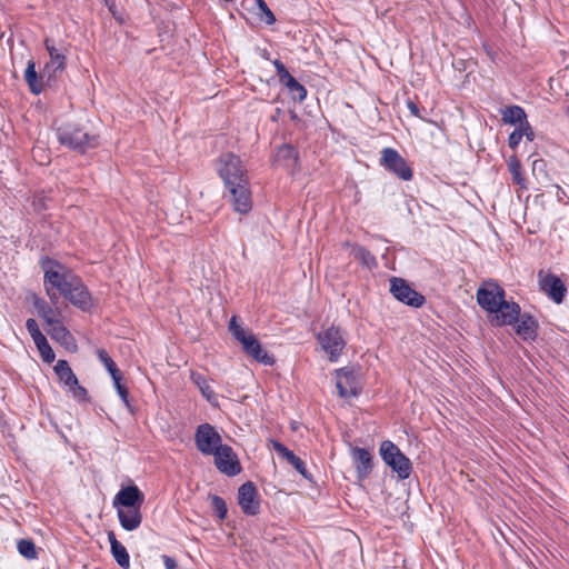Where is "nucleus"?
<instances>
[{"mask_svg":"<svg viewBox=\"0 0 569 569\" xmlns=\"http://www.w3.org/2000/svg\"><path fill=\"white\" fill-rule=\"evenodd\" d=\"M380 164L403 181H409L413 177L412 169L406 159L393 148L382 149Z\"/></svg>","mask_w":569,"mask_h":569,"instance_id":"obj_8","label":"nucleus"},{"mask_svg":"<svg viewBox=\"0 0 569 569\" xmlns=\"http://www.w3.org/2000/svg\"><path fill=\"white\" fill-rule=\"evenodd\" d=\"M68 388L77 401L82 402L88 400V392L82 386L79 385L78 380L77 385H71Z\"/></svg>","mask_w":569,"mask_h":569,"instance_id":"obj_38","label":"nucleus"},{"mask_svg":"<svg viewBox=\"0 0 569 569\" xmlns=\"http://www.w3.org/2000/svg\"><path fill=\"white\" fill-rule=\"evenodd\" d=\"M229 331L237 341L242 345L243 351L256 361L271 366L274 362L271 357L260 345L259 340L251 332L243 329L238 322L237 317L232 316L229 322Z\"/></svg>","mask_w":569,"mask_h":569,"instance_id":"obj_5","label":"nucleus"},{"mask_svg":"<svg viewBox=\"0 0 569 569\" xmlns=\"http://www.w3.org/2000/svg\"><path fill=\"white\" fill-rule=\"evenodd\" d=\"M33 306L37 309L38 316L42 318L47 325L53 323L54 310L46 300L39 297H34Z\"/></svg>","mask_w":569,"mask_h":569,"instance_id":"obj_28","label":"nucleus"},{"mask_svg":"<svg viewBox=\"0 0 569 569\" xmlns=\"http://www.w3.org/2000/svg\"><path fill=\"white\" fill-rule=\"evenodd\" d=\"M522 137H521V132L518 131V129L516 128L510 134H509V138H508V146L512 149V150H516L517 147L519 146L520 141H521Z\"/></svg>","mask_w":569,"mask_h":569,"instance_id":"obj_41","label":"nucleus"},{"mask_svg":"<svg viewBox=\"0 0 569 569\" xmlns=\"http://www.w3.org/2000/svg\"><path fill=\"white\" fill-rule=\"evenodd\" d=\"M317 338L323 351L329 355V360L337 361L346 347V339L340 328L331 326L320 332Z\"/></svg>","mask_w":569,"mask_h":569,"instance_id":"obj_9","label":"nucleus"},{"mask_svg":"<svg viewBox=\"0 0 569 569\" xmlns=\"http://www.w3.org/2000/svg\"><path fill=\"white\" fill-rule=\"evenodd\" d=\"M53 370L58 376L59 381L63 383L66 387L77 385L78 378L73 373L67 360H58Z\"/></svg>","mask_w":569,"mask_h":569,"instance_id":"obj_26","label":"nucleus"},{"mask_svg":"<svg viewBox=\"0 0 569 569\" xmlns=\"http://www.w3.org/2000/svg\"><path fill=\"white\" fill-rule=\"evenodd\" d=\"M407 107L410 110L412 116L421 118V116L419 113V108H418V106L413 101L408 100L407 101Z\"/></svg>","mask_w":569,"mask_h":569,"instance_id":"obj_45","label":"nucleus"},{"mask_svg":"<svg viewBox=\"0 0 569 569\" xmlns=\"http://www.w3.org/2000/svg\"><path fill=\"white\" fill-rule=\"evenodd\" d=\"M112 380H113V386L117 390V393L119 395L120 399L124 403L126 408L132 413L133 409H132V406L129 400L128 388L121 382L122 375L120 373L118 376L112 377Z\"/></svg>","mask_w":569,"mask_h":569,"instance_id":"obj_33","label":"nucleus"},{"mask_svg":"<svg viewBox=\"0 0 569 569\" xmlns=\"http://www.w3.org/2000/svg\"><path fill=\"white\" fill-rule=\"evenodd\" d=\"M283 87L288 89L289 94L295 101L302 102L307 97L306 88L295 77L284 82Z\"/></svg>","mask_w":569,"mask_h":569,"instance_id":"obj_31","label":"nucleus"},{"mask_svg":"<svg viewBox=\"0 0 569 569\" xmlns=\"http://www.w3.org/2000/svg\"><path fill=\"white\" fill-rule=\"evenodd\" d=\"M273 66L276 68L277 76L279 78L280 83L283 86L284 82L292 79L293 77L290 74L286 66L280 60H274Z\"/></svg>","mask_w":569,"mask_h":569,"instance_id":"obj_37","label":"nucleus"},{"mask_svg":"<svg viewBox=\"0 0 569 569\" xmlns=\"http://www.w3.org/2000/svg\"><path fill=\"white\" fill-rule=\"evenodd\" d=\"M538 288L556 305H561L567 296L568 289L562 279L543 269H540L537 273Z\"/></svg>","mask_w":569,"mask_h":569,"instance_id":"obj_7","label":"nucleus"},{"mask_svg":"<svg viewBox=\"0 0 569 569\" xmlns=\"http://www.w3.org/2000/svg\"><path fill=\"white\" fill-rule=\"evenodd\" d=\"M18 552L28 560L38 558V551L34 542L31 539H20L17 542Z\"/></svg>","mask_w":569,"mask_h":569,"instance_id":"obj_32","label":"nucleus"},{"mask_svg":"<svg viewBox=\"0 0 569 569\" xmlns=\"http://www.w3.org/2000/svg\"><path fill=\"white\" fill-rule=\"evenodd\" d=\"M194 441L197 449L206 456L213 455L221 443V436L218 431L209 423H202L198 426L194 435Z\"/></svg>","mask_w":569,"mask_h":569,"instance_id":"obj_10","label":"nucleus"},{"mask_svg":"<svg viewBox=\"0 0 569 569\" xmlns=\"http://www.w3.org/2000/svg\"><path fill=\"white\" fill-rule=\"evenodd\" d=\"M338 395L342 398L357 397L359 393V383L356 371L352 368H340L336 371Z\"/></svg>","mask_w":569,"mask_h":569,"instance_id":"obj_14","label":"nucleus"},{"mask_svg":"<svg viewBox=\"0 0 569 569\" xmlns=\"http://www.w3.org/2000/svg\"><path fill=\"white\" fill-rule=\"evenodd\" d=\"M212 456L214 457V465L221 473L233 477L241 472L240 462L230 446H220Z\"/></svg>","mask_w":569,"mask_h":569,"instance_id":"obj_12","label":"nucleus"},{"mask_svg":"<svg viewBox=\"0 0 569 569\" xmlns=\"http://www.w3.org/2000/svg\"><path fill=\"white\" fill-rule=\"evenodd\" d=\"M257 6V16L259 19L267 24H273L276 22V17L272 11L269 9L264 0H253Z\"/></svg>","mask_w":569,"mask_h":569,"instance_id":"obj_34","label":"nucleus"},{"mask_svg":"<svg viewBox=\"0 0 569 569\" xmlns=\"http://www.w3.org/2000/svg\"><path fill=\"white\" fill-rule=\"evenodd\" d=\"M522 340H535L538 335V321L528 312L519 313V318L511 325Z\"/></svg>","mask_w":569,"mask_h":569,"instance_id":"obj_17","label":"nucleus"},{"mask_svg":"<svg viewBox=\"0 0 569 569\" xmlns=\"http://www.w3.org/2000/svg\"><path fill=\"white\" fill-rule=\"evenodd\" d=\"M120 526L126 531L137 530L142 522L141 508H116Z\"/></svg>","mask_w":569,"mask_h":569,"instance_id":"obj_20","label":"nucleus"},{"mask_svg":"<svg viewBox=\"0 0 569 569\" xmlns=\"http://www.w3.org/2000/svg\"><path fill=\"white\" fill-rule=\"evenodd\" d=\"M190 379L198 387L202 397L209 402H213L217 399L216 393L211 388L210 380L204 375L198 371H191Z\"/></svg>","mask_w":569,"mask_h":569,"instance_id":"obj_25","label":"nucleus"},{"mask_svg":"<svg viewBox=\"0 0 569 569\" xmlns=\"http://www.w3.org/2000/svg\"><path fill=\"white\" fill-rule=\"evenodd\" d=\"M379 453L382 461L397 473L399 480H406L412 472L410 459L390 440L380 443Z\"/></svg>","mask_w":569,"mask_h":569,"instance_id":"obj_6","label":"nucleus"},{"mask_svg":"<svg viewBox=\"0 0 569 569\" xmlns=\"http://www.w3.org/2000/svg\"><path fill=\"white\" fill-rule=\"evenodd\" d=\"M144 501V496L141 490L136 486H127L121 488L113 498V508H141Z\"/></svg>","mask_w":569,"mask_h":569,"instance_id":"obj_15","label":"nucleus"},{"mask_svg":"<svg viewBox=\"0 0 569 569\" xmlns=\"http://www.w3.org/2000/svg\"><path fill=\"white\" fill-rule=\"evenodd\" d=\"M518 131L521 132V137H526L527 140L532 141L535 139V132L528 120L521 123L518 128Z\"/></svg>","mask_w":569,"mask_h":569,"instance_id":"obj_40","label":"nucleus"},{"mask_svg":"<svg viewBox=\"0 0 569 569\" xmlns=\"http://www.w3.org/2000/svg\"><path fill=\"white\" fill-rule=\"evenodd\" d=\"M38 351H39L42 360L47 363H51L56 358V355H54L52 348L50 347L49 342L43 345V347H39Z\"/></svg>","mask_w":569,"mask_h":569,"instance_id":"obj_39","label":"nucleus"},{"mask_svg":"<svg viewBox=\"0 0 569 569\" xmlns=\"http://www.w3.org/2000/svg\"><path fill=\"white\" fill-rule=\"evenodd\" d=\"M97 357L100 360V362L106 367L111 378L121 373L114 361L111 359V357L104 349H98Z\"/></svg>","mask_w":569,"mask_h":569,"instance_id":"obj_35","label":"nucleus"},{"mask_svg":"<svg viewBox=\"0 0 569 569\" xmlns=\"http://www.w3.org/2000/svg\"><path fill=\"white\" fill-rule=\"evenodd\" d=\"M238 505L247 516H256L260 511V499L253 482L247 481L238 489Z\"/></svg>","mask_w":569,"mask_h":569,"instance_id":"obj_13","label":"nucleus"},{"mask_svg":"<svg viewBox=\"0 0 569 569\" xmlns=\"http://www.w3.org/2000/svg\"><path fill=\"white\" fill-rule=\"evenodd\" d=\"M390 292L398 301L410 307L419 308L426 301L425 297L412 289L402 278L393 277L390 279Z\"/></svg>","mask_w":569,"mask_h":569,"instance_id":"obj_11","label":"nucleus"},{"mask_svg":"<svg viewBox=\"0 0 569 569\" xmlns=\"http://www.w3.org/2000/svg\"><path fill=\"white\" fill-rule=\"evenodd\" d=\"M217 171L230 193L233 209L239 213L251 210V192L247 169L239 156L232 152L222 153L217 160Z\"/></svg>","mask_w":569,"mask_h":569,"instance_id":"obj_2","label":"nucleus"},{"mask_svg":"<svg viewBox=\"0 0 569 569\" xmlns=\"http://www.w3.org/2000/svg\"><path fill=\"white\" fill-rule=\"evenodd\" d=\"M26 328L31 337L34 336L36 333L40 332L39 326L33 318H29L26 321Z\"/></svg>","mask_w":569,"mask_h":569,"instance_id":"obj_42","label":"nucleus"},{"mask_svg":"<svg viewBox=\"0 0 569 569\" xmlns=\"http://www.w3.org/2000/svg\"><path fill=\"white\" fill-rule=\"evenodd\" d=\"M351 254L355 259L359 260L365 267L369 269L377 267V260L375 256L362 246H353L351 249Z\"/></svg>","mask_w":569,"mask_h":569,"instance_id":"obj_27","label":"nucleus"},{"mask_svg":"<svg viewBox=\"0 0 569 569\" xmlns=\"http://www.w3.org/2000/svg\"><path fill=\"white\" fill-rule=\"evenodd\" d=\"M509 171L512 176V181L518 184L520 188L526 189V178L521 171V163L516 156H511L508 161Z\"/></svg>","mask_w":569,"mask_h":569,"instance_id":"obj_30","label":"nucleus"},{"mask_svg":"<svg viewBox=\"0 0 569 569\" xmlns=\"http://www.w3.org/2000/svg\"><path fill=\"white\" fill-rule=\"evenodd\" d=\"M501 120L508 124H518V127L527 120L526 111L520 106H509L500 110Z\"/></svg>","mask_w":569,"mask_h":569,"instance_id":"obj_23","label":"nucleus"},{"mask_svg":"<svg viewBox=\"0 0 569 569\" xmlns=\"http://www.w3.org/2000/svg\"><path fill=\"white\" fill-rule=\"evenodd\" d=\"M477 302L488 312V320L492 326H509L519 318V303L507 300L505 289L495 281H486L477 290Z\"/></svg>","mask_w":569,"mask_h":569,"instance_id":"obj_3","label":"nucleus"},{"mask_svg":"<svg viewBox=\"0 0 569 569\" xmlns=\"http://www.w3.org/2000/svg\"><path fill=\"white\" fill-rule=\"evenodd\" d=\"M56 136L60 144L77 151L86 153L99 144L98 136L89 132L87 128L78 122L63 121L56 129Z\"/></svg>","mask_w":569,"mask_h":569,"instance_id":"obj_4","label":"nucleus"},{"mask_svg":"<svg viewBox=\"0 0 569 569\" xmlns=\"http://www.w3.org/2000/svg\"><path fill=\"white\" fill-rule=\"evenodd\" d=\"M163 565L166 569H178L177 561L170 556H162Z\"/></svg>","mask_w":569,"mask_h":569,"instance_id":"obj_44","label":"nucleus"},{"mask_svg":"<svg viewBox=\"0 0 569 569\" xmlns=\"http://www.w3.org/2000/svg\"><path fill=\"white\" fill-rule=\"evenodd\" d=\"M40 267L43 270L46 292L53 305L57 303L59 293L82 311L93 307L92 296L80 277L49 257L41 258Z\"/></svg>","mask_w":569,"mask_h":569,"instance_id":"obj_1","label":"nucleus"},{"mask_svg":"<svg viewBox=\"0 0 569 569\" xmlns=\"http://www.w3.org/2000/svg\"><path fill=\"white\" fill-rule=\"evenodd\" d=\"M210 499L213 511L216 512L220 520H223L227 517L228 512L226 501L223 500V498L217 495L211 496Z\"/></svg>","mask_w":569,"mask_h":569,"instance_id":"obj_36","label":"nucleus"},{"mask_svg":"<svg viewBox=\"0 0 569 569\" xmlns=\"http://www.w3.org/2000/svg\"><path fill=\"white\" fill-rule=\"evenodd\" d=\"M44 47L50 56V62H48L43 69L44 73H49L48 79L57 71H62L66 68V56L64 53L56 48L54 43L50 39L44 40Z\"/></svg>","mask_w":569,"mask_h":569,"instance_id":"obj_18","label":"nucleus"},{"mask_svg":"<svg viewBox=\"0 0 569 569\" xmlns=\"http://www.w3.org/2000/svg\"><path fill=\"white\" fill-rule=\"evenodd\" d=\"M271 443L274 451L284 458L305 479L309 481L312 480V477L307 470L305 462L298 456H296L283 443L277 440H271Z\"/></svg>","mask_w":569,"mask_h":569,"instance_id":"obj_19","label":"nucleus"},{"mask_svg":"<svg viewBox=\"0 0 569 569\" xmlns=\"http://www.w3.org/2000/svg\"><path fill=\"white\" fill-rule=\"evenodd\" d=\"M44 72L41 76H38L36 71V62L33 60H29L27 63V68L24 70V80L33 94H40L43 91V77Z\"/></svg>","mask_w":569,"mask_h":569,"instance_id":"obj_22","label":"nucleus"},{"mask_svg":"<svg viewBox=\"0 0 569 569\" xmlns=\"http://www.w3.org/2000/svg\"><path fill=\"white\" fill-rule=\"evenodd\" d=\"M48 326V332L52 339L66 345L69 342V340L72 339V336L70 335L68 329L58 319H54L53 323Z\"/></svg>","mask_w":569,"mask_h":569,"instance_id":"obj_29","label":"nucleus"},{"mask_svg":"<svg viewBox=\"0 0 569 569\" xmlns=\"http://www.w3.org/2000/svg\"><path fill=\"white\" fill-rule=\"evenodd\" d=\"M351 457L356 466L358 480L362 481L372 472L373 457L366 448L352 447Z\"/></svg>","mask_w":569,"mask_h":569,"instance_id":"obj_16","label":"nucleus"},{"mask_svg":"<svg viewBox=\"0 0 569 569\" xmlns=\"http://www.w3.org/2000/svg\"><path fill=\"white\" fill-rule=\"evenodd\" d=\"M108 540L110 542V550L112 557L117 561V563L123 568L128 569L130 567V556L126 549V547L118 541L113 531L108 532Z\"/></svg>","mask_w":569,"mask_h":569,"instance_id":"obj_21","label":"nucleus"},{"mask_svg":"<svg viewBox=\"0 0 569 569\" xmlns=\"http://www.w3.org/2000/svg\"><path fill=\"white\" fill-rule=\"evenodd\" d=\"M37 349L39 347H43V345H46L48 342L46 336L40 331L38 333H36L34 336L31 337Z\"/></svg>","mask_w":569,"mask_h":569,"instance_id":"obj_43","label":"nucleus"},{"mask_svg":"<svg viewBox=\"0 0 569 569\" xmlns=\"http://www.w3.org/2000/svg\"><path fill=\"white\" fill-rule=\"evenodd\" d=\"M298 158V151L292 144H282L276 152V161L287 168L296 167Z\"/></svg>","mask_w":569,"mask_h":569,"instance_id":"obj_24","label":"nucleus"}]
</instances>
